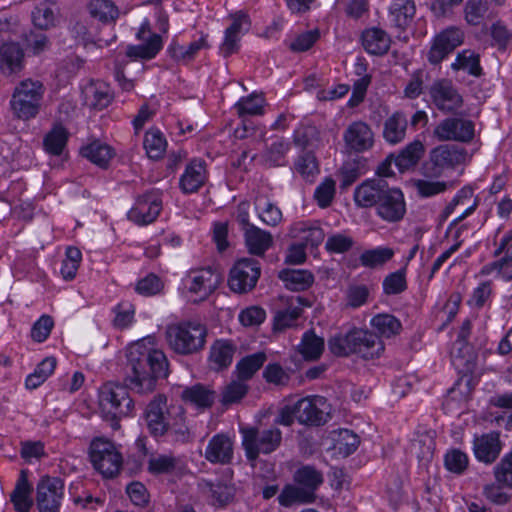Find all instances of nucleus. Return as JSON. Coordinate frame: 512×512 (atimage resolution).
I'll use <instances>...</instances> for the list:
<instances>
[{
  "label": "nucleus",
  "instance_id": "obj_1",
  "mask_svg": "<svg viewBox=\"0 0 512 512\" xmlns=\"http://www.w3.org/2000/svg\"><path fill=\"white\" fill-rule=\"evenodd\" d=\"M126 378L128 386L139 394H147L155 389L158 378L168 374V361L165 354L157 349L147 348L137 342L129 348Z\"/></svg>",
  "mask_w": 512,
  "mask_h": 512
},
{
  "label": "nucleus",
  "instance_id": "obj_2",
  "mask_svg": "<svg viewBox=\"0 0 512 512\" xmlns=\"http://www.w3.org/2000/svg\"><path fill=\"white\" fill-rule=\"evenodd\" d=\"M45 87L39 80L25 79L14 88L10 100L13 116L22 121L37 117L41 110Z\"/></svg>",
  "mask_w": 512,
  "mask_h": 512
},
{
  "label": "nucleus",
  "instance_id": "obj_3",
  "mask_svg": "<svg viewBox=\"0 0 512 512\" xmlns=\"http://www.w3.org/2000/svg\"><path fill=\"white\" fill-rule=\"evenodd\" d=\"M206 336V327L199 322H181L169 325L166 329V338L170 347L181 355H190L202 350L206 343Z\"/></svg>",
  "mask_w": 512,
  "mask_h": 512
},
{
  "label": "nucleus",
  "instance_id": "obj_4",
  "mask_svg": "<svg viewBox=\"0 0 512 512\" xmlns=\"http://www.w3.org/2000/svg\"><path fill=\"white\" fill-rule=\"evenodd\" d=\"M99 407L103 418L111 422L113 429H118L119 419L132 412L133 400L127 387L108 382L100 388Z\"/></svg>",
  "mask_w": 512,
  "mask_h": 512
},
{
  "label": "nucleus",
  "instance_id": "obj_5",
  "mask_svg": "<svg viewBox=\"0 0 512 512\" xmlns=\"http://www.w3.org/2000/svg\"><path fill=\"white\" fill-rule=\"evenodd\" d=\"M468 158L467 150L454 144H441L429 153V159L423 166L427 177H440L446 170L464 164Z\"/></svg>",
  "mask_w": 512,
  "mask_h": 512
},
{
  "label": "nucleus",
  "instance_id": "obj_6",
  "mask_svg": "<svg viewBox=\"0 0 512 512\" xmlns=\"http://www.w3.org/2000/svg\"><path fill=\"white\" fill-rule=\"evenodd\" d=\"M243 446L247 458L256 459L260 453L269 454L275 451L281 444L282 433L277 427H270L263 430L247 428L242 430Z\"/></svg>",
  "mask_w": 512,
  "mask_h": 512
},
{
  "label": "nucleus",
  "instance_id": "obj_7",
  "mask_svg": "<svg viewBox=\"0 0 512 512\" xmlns=\"http://www.w3.org/2000/svg\"><path fill=\"white\" fill-rule=\"evenodd\" d=\"M90 459L94 468L104 477L117 475L122 465V456L112 442L96 438L90 444Z\"/></svg>",
  "mask_w": 512,
  "mask_h": 512
},
{
  "label": "nucleus",
  "instance_id": "obj_8",
  "mask_svg": "<svg viewBox=\"0 0 512 512\" xmlns=\"http://www.w3.org/2000/svg\"><path fill=\"white\" fill-rule=\"evenodd\" d=\"M172 415H179L182 420L181 406H167L164 395H157L147 406L145 418L150 432L155 436H162L171 425Z\"/></svg>",
  "mask_w": 512,
  "mask_h": 512
},
{
  "label": "nucleus",
  "instance_id": "obj_9",
  "mask_svg": "<svg viewBox=\"0 0 512 512\" xmlns=\"http://www.w3.org/2000/svg\"><path fill=\"white\" fill-rule=\"evenodd\" d=\"M475 135V124L464 117H447L433 130V136L440 142L455 141L469 143Z\"/></svg>",
  "mask_w": 512,
  "mask_h": 512
},
{
  "label": "nucleus",
  "instance_id": "obj_10",
  "mask_svg": "<svg viewBox=\"0 0 512 512\" xmlns=\"http://www.w3.org/2000/svg\"><path fill=\"white\" fill-rule=\"evenodd\" d=\"M260 274V264L256 259L242 258L230 271L229 287L234 292L246 293L255 287Z\"/></svg>",
  "mask_w": 512,
  "mask_h": 512
},
{
  "label": "nucleus",
  "instance_id": "obj_11",
  "mask_svg": "<svg viewBox=\"0 0 512 512\" xmlns=\"http://www.w3.org/2000/svg\"><path fill=\"white\" fill-rule=\"evenodd\" d=\"M330 416V405L322 396H310L296 402V419L299 423L320 426Z\"/></svg>",
  "mask_w": 512,
  "mask_h": 512
},
{
  "label": "nucleus",
  "instance_id": "obj_12",
  "mask_svg": "<svg viewBox=\"0 0 512 512\" xmlns=\"http://www.w3.org/2000/svg\"><path fill=\"white\" fill-rule=\"evenodd\" d=\"M64 495V483L60 478L45 476L37 484L39 512H57Z\"/></svg>",
  "mask_w": 512,
  "mask_h": 512
},
{
  "label": "nucleus",
  "instance_id": "obj_13",
  "mask_svg": "<svg viewBox=\"0 0 512 512\" xmlns=\"http://www.w3.org/2000/svg\"><path fill=\"white\" fill-rule=\"evenodd\" d=\"M464 41V31L456 26H450L438 33L428 53L430 63L439 64L447 55L453 52Z\"/></svg>",
  "mask_w": 512,
  "mask_h": 512
},
{
  "label": "nucleus",
  "instance_id": "obj_14",
  "mask_svg": "<svg viewBox=\"0 0 512 512\" xmlns=\"http://www.w3.org/2000/svg\"><path fill=\"white\" fill-rule=\"evenodd\" d=\"M221 280L220 273L211 267L193 270L186 277L189 292L198 295L200 300L207 299L217 289Z\"/></svg>",
  "mask_w": 512,
  "mask_h": 512
},
{
  "label": "nucleus",
  "instance_id": "obj_15",
  "mask_svg": "<svg viewBox=\"0 0 512 512\" xmlns=\"http://www.w3.org/2000/svg\"><path fill=\"white\" fill-rule=\"evenodd\" d=\"M500 257L498 260L483 266L481 273L489 275L493 272L501 275L506 280H512V231L506 232L499 240L498 246L494 251V256Z\"/></svg>",
  "mask_w": 512,
  "mask_h": 512
},
{
  "label": "nucleus",
  "instance_id": "obj_16",
  "mask_svg": "<svg viewBox=\"0 0 512 512\" xmlns=\"http://www.w3.org/2000/svg\"><path fill=\"white\" fill-rule=\"evenodd\" d=\"M434 105L443 112H453L463 104V99L453 84L445 79L435 81L429 89Z\"/></svg>",
  "mask_w": 512,
  "mask_h": 512
},
{
  "label": "nucleus",
  "instance_id": "obj_17",
  "mask_svg": "<svg viewBox=\"0 0 512 512\" xmlns=\"http://www.w3.org/2000/svg\"><path fill=\"white\" fill-rule=\"evenodd\" d=\"M162 208L159 195L147 192L139 196L133 208L128 212V218L139 225H147L155 221Z\"/></svg>",
  "mask_w": 512,
  "mask_h": 512
},
{
  "label": "nucleus",
  "instance_id": "obj_18",
  "mask_svg": "<svg viewBox=\"0 0 512 512\" xmlns=\"http://www.w3.org/2000/svg\"><path fill=\"white\" fill-rule=\"evenodd\" d=\"M343 140L347 151L361 153L372 148L374 133L367 123L355 121L344 131Z\"/></svg>",
  "mask_w": 512,
  "mask_h": 512
},
{
  "label": "nucleus",
  "instance_id": "obj_19",
  "mask_svg": "<svg viewBox=\"0 0 512 512\" xmlns=\"http://www.w3.org/2000/svg\"><path fill=\"white\" fill-rule=\"evenodd\" d=\"M389 185L383 178L365 180L354 190V201L358 207L370 208L377 206L381 198L388 192Z\"/></svg>",
  "mask_w": 512,
  "mask_h": 512
},
{
  "label": "nucleus",
  "instance_id": "obj_20",
  "mask_svg": "<svg viewBox=\"0 0 512 512\" xmlns=\"http://www.w3.org/2000/svg\"><path fill=\"white\" fill-rule=\"evenodd\" d=\"M502 450V442L498 431L475 436L473 440V452L475 458L485 464H492L499 457Z\"/></svg>",
  "mask_w": 512,
  "mask_h": 512
},
{
  "label": "nucleus",
  "instance_id": "obj_21",
  "mask_svg": "<svg viewBox=\"0 0 512 512\" xmlns=\"http://www.w3.org/2000/svg\"><path fill=\"white\" fill-rule=\"evenodd\" d=\"M377 214L383 220L388 222H396L403 218L406 207L404 202L403 193L397 188H388L378 203Z\"/></svg>",
  "mask_w": 512,
  "mask_h": 512
},
{
  "label": "nucleus",
  "instance_id": "obj_22",
  "mask_svg": "<svg viewBox=\"0 0 512 512\" xmlns=\"http://www.w3.org/2000/svg\"><path fill=\"white\" fill-rule=\"evenodd\" d=\"M138 39L144 43L127 48V56L131 58L151 59L161 49L162 39L158 34H151L148 24H143L137 33Z\"/></svg>",
  "mask_w": 512,
  "mask_h": 512
},
{
  "label": "nucleus",
  "instance_id": "obj_23",
  "mask_svg": "<svg viewBox=\"0 0 512 512\" xmlns=\"http://www.w3.org/2000/svg\"><path fill=\"white\" fill-rule=\"evenodd\" d=\"M204 457L213 464H228L233 458V442L225 434H216L208 442Z\"/></svg>",
  "mask_w": 512,
  "mask_h": 512
},
{
  "label": "nucleus",
  "instance_id": "obj_24",
  "mask_svg": "<svg viewBox=\"0 0 512 512\" xmlns=\"http://www.w3.org/2000/svg\"><path fill=\"white\" fill-rule=\"evenodd\" d=\"M24 68V52L17 43H4L0 48V70L7 77L19 74Z\"/></svg>",
  "mask_w": 512,
  "mask_h": 512
},
{
  "label": "nucleus",
  "instance_id": "obj_25",
  "mask_svg": "<svg viewBox=\"0 0 512 512\" xmlns=\"http://www.w3.org/2000/svg\"><path fill=\"white\" fill-rule=\"evenodd\" d=\"M355 336L360 340L355 341V352L365 359H373L384 351V344L380 337L373 332L355 329Z\"/></svg>",
  "mask_w": 512,
  "mask_h": 512
},
{
  "label": "nucleus",
  "instance_id": "obj_26",
  "mask_svg": "<svg viewBox=\"0 0 512 512\" xmlns=\"http://www.w3.org/2000/svg\"><path fill=\"white\" fill-rule=\"evenodd\" d=\"M408 118L402 111L392 113L383 124V138L390 144H397L405 139Z\"/></svg>",
  "mask_w": 512,
  "mask_h": 512
},
{
  "label": "nucleus",
  "instance_id": "obj_27",
  "mask_svg": "<svg viewBox=\"0 0 512 512\" xmlns=\"http://www.w3.org/2000/svg\"><path fill=\"white\" fill-rule=\"evenodd\" d=\"M416 14L414 0H394L389 8L391 23L400 29H405L412 22Z\"/></svg>",
  "mask_w": 512,
  "mask_h": 512
},
{
  "label": "nucleus",
  "instance_id": "obj_28",
  "mask_svg": "<svg viewBox=\"0 0 512 512\" xmlns=\"http://www.w3.org/2000/svg\"><path fill=\"white\" fill-rule=\"evenodd\" d=\"M206 171L202 161H191L180 178V187L185 193H193L205 183Z\"/></svg>",
  "mask_w": 512,
  "mask_h": 512
},
{
  "label": "nucleus",
  "instance_id": "obj_29",
  "mask_svg": "<svg viewBox=\"0 0 512 512\" xmlns=\"http://www.w3.org/2000/svg\"><path fill=\"white\" fill-rule=\"evenodd\" d=\"M236 346L227 340H217L210 348L209 361L211 368L220 371L232 363Z\"/></svg>",
  "mask_w": 512,
  "mask_h": 512
},
{
  "label": "nucleus",
  "instance_id": "obj_30",
  "mask_svg": "<svg viewBox=\"0 0 512 512\" xmlns=\"http://www.w3.org/2000/svg\"><path fill=\"white\" fill-rule=\"evenodd\" d=\"M32 487L28 482L27 471L22 470L17 480L16 486L11 493V502L17 512H29L32 507L31 499Z\"/></svg>",
  "mask_w": 512,
  "mask_h": 512
},
{
  "label": "nucleus",
  "instance_id": "obj_31",
  "mask_svg": "<svg viewBox=\"0 0 512 512\" xmlns=\"http://www.w3.org/2000/svg\"><path fill=\"white\" fill-rule=\"evenodd\" d=\"M85 105L92 109L102 110L112 101L108 85L104 83L89 84L83 90Z\"/></svg>",
  "mask_w": 512,
  "mask_h": 512
},
{
  "label": "nucleus",
  "instance_id": "obj_32",
  "mask_svg": "<svg viewBox=\"0 0 512 512\" xmlns=\"http://www.w3.org/2000/svg\"><path fill=\"white\" fill-rule=\"evenodd\" d=\"M362 42L365 50L373 55H383L390 48V36L380 28H371L363 32Z\"/></svg>",
  "mask_w": 512,
  "mask_h": 512
},
{
  "label": "nucleus",
  "instance_id": "obj_33",
  "mask_svg": "<svg viewBox=\"0 0 512 512\" xmlns=\"http://www.w3.org/2000/svg\"><path fill=\"white\" fill-rule=\"evenodd\" d=\"M244 236L248 251L257 256L263 255L273 243L272 235L256 226L248 227Z\"/></svg>",
  "mask_w": 512,
  "mask_h": 512
},
{
  "label": "nucleus",
  "instance_id": "obj_34",
  "mask_svg": "<svg viewBox=\"0 0 512 512\" xmlns=\"http://www.w3.org/2000/svg\"><path fill=\"white\" fill-rule=\"evenodd\" d=\"M278 277L284 282L287 289L291 291H304L314 282L313 274L303 269H283Z\"/></svg>",
  "mask_w": 512,
  "mask_h": 512
},
{
  "label": "nucleus",
  "instance_id": "obj_35",
  "mask_svg": "<svg viewBox=\"0 0 512 512\" xmlns=\"http://www.w3.org/2000/svg\"><path fill=\"white\" fill-rule=\"evenodd\" d=\"M290 143L282 138L276 139L261 154V161L268 167H279L287 164Z\"/></svg>",
  "mask_w": 512,
  "mask_h": 512
},
{
  "label": "nucleus",
  "instance_id": "obj_36",
  "mask_svg": "<svg viewBox=\"0 0 512 512\" xmlns=\"http://www.w3.org/2000/svg\"><path fill=\"white\" fill-rule=\"evenodd\" d=\"M294 482L315 500V491L323 483V476L313 466H302L294 473Z\"/></svg>",
  "mask_w": 512,
  "mask_h": 512
},
{
  "label": "nucleus",
  "instance_id": "obj_37",
  "mask_svg": "<svg viewBox=\"0 0 512 512\" xmlns=\"http://www.w3.org/2000/svg\"><path fill=\"white\" fill-rule=\"evenodd\" d=\"M293 237L299 238L305 247H317L324 240L323 230L314 224L307 222L295 223L291 228Z\"/></svg>",
  "mask_w": 512,
  "mask_h": 512
},
{
  "label": "nucleus",
  "instance_id": "obj_38",
  "mask_svg": "<svg viewBox=\"0 0 512 512\" xmlns=\"http://www.w3.org/2000/svg\"><path fill=\"white\" fill-rule=\"evenodd\" d=\"M295 146L302 150H314L321 146L320 130L314 125H300L293 134Z\"/></svg>",
  "mask_w": 512,
  "mask_h": 512
},
{
  "label": "nucleus",
  "instance_id": "obj_39",
  "mask_svg": "<svg viewBox=\"0 0 512 512\" xmlns=\"http://www.w3.org/2000/svg\"><path fill=\"white\" fill-rule=\"evenodd\" d=\"M182 398L185 402L205 409L212 406L215 400V392L202 384L187 387L182 391Z\"/></svg>",
  "mask_w": 512,
  "mask_h": 512
},
{
  "label": "nucleus",
  "instance_id": "obj_40",
  "mask_svg": "<svg viewBox=\"0 0 512 512\" xmlns=\"http://www.w3.org/2000/svg\"><path fill=\"white\" fill-rule=\"evenodd\" d=\"M87 9L92 18L104 24L113 23L119 17L117 6L110 0H91Z\"/></svg>",
  "mask_w": 512,
  "mask_h": 512
},
{
  "label": "nucleus",
  "instance_id": "obj_41",
  "mask_svg": "<svg viewBox=\"0 0 512 512\" xmlns=\"http://www.w3.org/2000/svg\"><path fill=\"white\" fill-rule=\"evenodd\" d=\"M424 154V145L420 140H414L403 148L394 161L400 171L414 167Z\"/></svg>",
  "mask_w": 512,
  "mask_h": 512
},
{
  "label": "nucleus",
  "instance_id": "obj_42",
  "mask_svg": "<svg viewBox=\"0 0 512 512\" xmlns=\"http://www.w3.org/2000/svg\"><path fill=\"white\" fill-rule=\"evenodd\" d=\"M267 360L265 352H256L243 357L236 365L237 377L243 381L250 380Z\"/></svg>",
  "mask_w": 512,
  "mask_h": 512
},
{
  "label": "nucleus",
  "instance_id": "obj_43",
  "mask_svg": "<svg viewBox=\"0 0 512 512\" xmlns=\"http://www.w3.org/2000/svg\"><path fill=\"white\" fill-rule=\"evenodd\" d=\"M81 154L83 157L87 158L92 163L102 168L107 167L113 156L112 148L107 144L101 143L100 141H93L92 143L83 147L81 149Z\"/></svg>",
  "mask_w": 512,
  "mask_h": 512
},
{
  "label": "nucleus",
  "instance_id": "obj_44",
  "mask_svg": "<svg viewBox=\"0 0 512 512\" xmlns=\"http://www.w3.org/2000/svg\"><path fill=\"white\" fill-rule=\"evenodd\" d=\"M314 499L311 494L304 491L298 485H285L278 495V502L283 507H291L296 504L312 503Z\"/></svg>",
  "mask_w": 512,
  "mask_h": 512
},
{
  "label": "nucleus",
  "instance_id": "obj_45",
  "mask_svg": "<svg viewBox=\"0 0 512 512\" xmlns=\"http://www.w3.org/2000/svg\"><path fill=\"white\" fill-rule=\"evenodd\" d=\"M324 350V340L313 331H307L302 337L298 351L306 360L318 359Z\"/></svg>",
  "mask_w": 512,
  "mask_h": 512
},
{
  "label": "nucleus",
  "instance_id": "obj_46",
  "mask_svg": "<svg viewBox=\"0 0 512 512\" xmlns=\"http://www.w3.org/2000/svg\"><path fill=\"white\" fill-rule=\"evenodd\" d=\"M360 340L355 336V329L346 334L335 335L328 341L329 350L336 356H348L355 352V341Z\"/></svg>",
  "mask_w": 512,
  "mask_h": 512
},
{
  "label": "nucleus",
  "instance_id": "obj_47",
  "mask_svg": "<svg viewBox=\"0 0 512 512\" xmlns=\"http://www.w3.org/2000/svg\"><path fill=\"white\" fill-rule=\"evenodd\" d=\"M33 23L40 29H48L55 25L57 7L48 2L40 3L32 12Z\"/></svg>",
  "mask_w": 512,
  "mask_h": 512
},
{
  "label": "nucleus",
  "instance_id": "obj_48",
  "mask_svg": "<svg viewBox=\"0 0 512 512\" xmlns=\"http://www.w3.org/2000/svg\"><path fill=\"white\" fill-rule=\"evenodd\" d=\"M294 168L308 182H313L314 178L319 174L318 161L312 151H307L298 156L294 163Z\"/></svg>",
  "mask_w": 512,
  "mask_h": 512
},
{
  "label": "nucleus",
  "instance_id": "obj_49",
  "mask_svg": "<svg viewBox=\"0 0 512 512\" xmlns=\"http://www.w3.org/2000/svg\"><path fill=\"white\" fill-rule=\"evenodd\" d=\"M248 390L249 386L246 382L237 377L223 388L220 402L224 406L239 403L246 396Z\"/></svg>",
  "mask_w": 512,
  "mask_h": 512
},
{
  "label": "nucleus",
  "instance_id": "obj_50",
  "mask_svg": "<svg viewBox=\"0 0 512 512\" xmlns=\"http://www.w3.org/2000/svg\"><path fill=\"white\" fill-rule=\"evenodd\" d=\"M199 486L205 494H208L219 505L227 504L233 497V489L220 482L213 483L208 480H202Z\"/></svg>",
  "mask_w": 512,
  "mask_h": 512
},
{
  "label": "nucleus",
  "instance_id": "obj_51",
  "mask_svg": "<svg viewBox=\"0 0 512 512\" xmlns=\"http://www.w3.org/2000/svg\"><path fill=\"white\" fill-rule=\"evenodd\" d=\"M68 133L62 125H55L44 138L45 150L53 155H60L66 145Z\"/></svg>",
  "mask_w": 512,
  "mask_h": 512
},
{
  "label": "nucleus",
  "instance_id": "obj_52",
  "mask_svg": "<svg viewBox=\"0 0 512 512\" xmlns=\"http://www.w3.org/2000/svg\"><path fill=\"white\" fill-rule=\"evenodd\" d=\"M489 5L486 0H467L463 7V15L470 26H478L484 20Z\"/></svg>",
  "mask_w": 512,
  "mask_h": 512
},
{
  "label": "nucleus",
  "instance_id": "obj_53",
  "mask_svg": "<svg viewBox=\"0 0 512 512\" xmlns=\"http://www.w3.org/2000/svg\"><path fill=\"white\" fill-rule=\"evenodd\" d=\"M56 367V359L47 357L38 364L34 372L26 378V387L28 389H36L39 387L54 371Z\"/></svg>",
  "mask_w": 512,
  "mask_h": 512
},
{
  "label": "nucleus",
  "instance_id": "obj_54",
  "mask_svg": "<svg viewBox=\"0 0 512 512\" xmlns=\"http://www.w3.org/2000/svg\"><path fill=\"white\" fill-rule=\"evenodd\" d=\"M372 327L381 335L390 338L401 330L400 321L390 314H378L371 320Z\"/></svg>",
  "mask_w": 512,
  "mask_h": 512
},
{
  "label": "nucleus",
  "instance_id": "obj_55",
  "mask_svg": "<svg viewBox=\"0 0 512 512\" xmlns=\"http://www.w3.org/2000/svg\"><path fill=\"white\" fill-rule=\"evenodd\" d=\"M454 70H464L473 76H480L482 69L479 55L472 50H463L458 53L455 62L452 64Z\"/></svg>",
  "mask_w": 512,
  "mask_h": 512
},
{
  "label": "nucleus",
  "instance_id": "obj_56",
  "mask_svg": "<svg viewBox=\"0 0 512 512\" xmlns=\"http://www.w3.org/2000/svg\"><path fill=\"white\" fill-rule=\"evenodd\" d=\"M166 140L159 130L150 129L144 138V148L149 158L159 159L166 150Z\"/></svg>",
  "mask_w": 512,
  "mask_h": 512
},
{
  "label": "nucleus",
  "instance_id": "obj_57",
  "mask_svg": "<svg viewBox=\"0 0 512 512\" xmlns=\"http://www.w3.org/2000/svg\"><path fill=\"white\" fill-rule=\"evenodd\" d=\"M394 255V251L388 247H379L367 250L360 255V263L369 268H376L384 265Z\"/></svg>",
  "mask_w": 512,
  "mask_h": 512
},
{
  "label": "nucleus",
  "instance_id": "obj_58",
  "mask_svg": "<svg viewBox=\"0 0 512 512\" xmlns=\"http://www.w3.org/2000/svg\"><path fill=\"white\" fill-rule=\"evenodd\" d=\"M335 441V449L339 454L347 457L354 453L360 443V439L358 435L348 429L340 430L337 434V437L334 438Z\"/></svg>",
  "mask_w": 512,
  "mask_h": 512
},
{
  "label": "nucleus",
  "instance_id": "obj_59",
  "mask_svg": "<svg viewBox=\"0 0 512 512\" xmlns=\"http://www.w3.org/2000/svg\"><path fill=\"white\" fill-rule=\"evenodd\" d=\"M262 376L267 383L275 386H286L290 381L289 373L279 363L265 366Z\"/></svg>",
  "mask_w": 512,
  "mask_h": 512
},
{
  "label": "nucleus",
  "instance_id": "obj_60",
  "mask_svg": "<svg viewBox=\"0 0 512 512\" xmlns=\"http://www.w3.org/2000/svg\"><path fill=\"white\" fill-rule=\"evenodd\" d=\"M407 288L405 269L393 272L385 277L383 291L387 295L400 294Z\"/></svg>",
  "mask_w": 512,
  "mask_h": 512
},
{
  "label": "nucleus",
  "instance_id": "obj_61",
  "mask_svg": "<svg viewBox=\"0 0 512 512\" xmlns=\"http://www.w3.org/2000/svg\"><path fill=\"white\" fill-rule=\"evenodd\" d=\"M264 99L258 94H251L248 97L241 98L236 103V108L240 115H261L263 113Z\"/></svg>",
  "mask_w": 512,
  "mask_h": 512
},
{
  "label": "nucleus",
  "instance_id": "obj_62",
  "mask_svg": "<svg viewBox=\"0 0 512 512\" xmlns=\"http://www.w3.org/2000/svg\"><path fill=\"white\" fill-rule=\"evenodd\" d=\"M361 174L360 163L358 161H346L340 169V189H347Z\"/></svg>",
  "mask_w": 512,
  "mask_h": 512
},
{
  "label": "nucleus",
  "instance_id": "obj_63",
  "mask_svg": "<svg viewBox=\"0 0 512 512\" xmlns=\"http://www.w3.org/2000/svg\"><path fill=\"white\" fill-rule=\"evenodd\" d=\"M413 186L421 197H432L443 193L447 189V183L444 181H431L425 179L414 180Z\"/></svg>",
  "mask_w": 512,
  "mask_h": 512
},
{
  "label": "nucleus",
  "instance_id": "obj_64",
  "mask_svg": "<svg viewBox=\"0 0 512 512\" xmlns=\"http://www.w3.org/2000/svg\"><path fill=\"white\" fill-rule=\"evenodd\" d=\"M494 474L497 482L512 488V452L495 466Z\"/></svg>",
  "mask_w": 512,
  "mask_h": 512
}]
</instances>
